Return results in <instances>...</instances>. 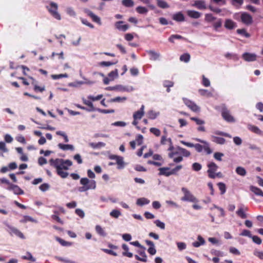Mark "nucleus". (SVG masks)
I'll return each mask as SVG.
<instances>
[{"instance_id":"obj_1","label":"nucleus","mask_w":263,"mask_h":263,"mask_svg":"<svg viewBox=\"0 0 263 263\" xmlns=\"http://www.w3.org/2000/svg\"><path fill=\"white\" fill-rule=\"evenodd\" d=\"M50 165L55 168L57 174L62 178H66L68 176V173L64 172L63 170H68L69 167L72 166V162L68 159H63L62 158L51 159L49 161Z\"/></svg>"},{"instance_id":"obj_2","label":"nucleus","mask_w":263,"mask_h":263,"mask_svg":"<svg viewBox=\"0 0 263 263\" xmlns=\"http://www.w3.org/2000/svg\"><path fill=\"white\" fill-rule=\"evenodd\" d=\"M80 183L82 185L78 188V191L80 192H85L89 190L96 189L97 183L95 180H89L86 177H84L81 179Z\"/></svg>"},{"instance_id":"obj_3","label":"nucleus","mask_w":263,"mask_h":263,"mask_svg":"<svg viewBox=\"0 0 263 263\" xmlns=\"http://www.w3.org/2000/svg\"><path fill=\"white\" fill-rule=\"evenodd\" d=\"M182 168V165H178L175 168L171 169L169 167H160L158 175L169 177L171 175H177V172Z\"/></svg>"},{"instance_id":"obj_4","label":"nucleus","mask_w":263,"mask_h":263,"mask_svg":"<svg viewBox=\"0 0 263 263\" xmlns=\"http://www.w3.org/2000/svg\"><path fill=\"white\" fill-rule=\"evenodd\" d=\"M46 8L54 18L58 20L61 19V15L58 12V5L57 3L49 2V5L46 6Z\"/></svg>"},{"instance_id":"obj_5","label":"nucleus","mask_w":263,"mask_h":263,"mask_svg":"<svg viewBox=\"0 0 263 263\" xmlns=\"http://www.w3.org/2000/svg\"><path fill=\"white\" fill-rule=\"evenodd\" d=\"M221 116L223 119L228 122L233 123L235 121L234 118L231 115L225 104H222L220 106Z\"/></svg>"},{"instance_id":"obj_6","label":"nucleus","mask_w":263,"mask_h":263,"mask_svg":"<svg viewBox=\"0 0 263 263\" xmlns=\"http://www.w3.org/2000/svg\"><path fill=\"white\" fill-rule=\"evenodd\" d=\"M181 191L184 194V196L181 198L182 201L194 203L198 202V199L196 198L187 188L184 187H182Z\"/></svg>"},{"instance_id":"obj_7","label":"nucleus","mask_w":263,"mask_h":263,"mask_svg":"<svg viewBox=\"0 0 263 263\" xmlns=\"http://www.w3.org/2000/svg\"><path fill=\"white\" fill-rule=\"evenodd\" d=\"M208 170L207 172L208 173L209 177L212 179H214L216 178V173L215 172L217 170L218 166L217 165L213 162H211L209 163L207 165Z\"/></svg>"},{"instance_id":"obj_8","label":"nucleus","mask_w":263,"mask_h":263,"mask_svg":"<svg viewBox=\"0 0 263 263\" xmlns=\"http://www.w3.org/2000/svg\"><path fill=\"white\" fill-rule=\"evenodd\" d=\"M109 159L110 160H116V163L118 165V169L121 170L125 167V163L123 157L116 155H110L109 156Z\"/></svg>"},{"instance_id":"obj_9","label":"nucleus","mask_w":263,"mask_h":263,"mask_svg":"<svg viewBox=\"0 0 263 263\" xmlns=\"http://www.w3.org/2000/svg\"><path fill=\"white\" fill-rule=\"evenodd\" d=\"M6 226L8 228L7 231L10 233V235H12L13 234H14L21 238H25L23 234L21 231H20L17 229L8 224H6Z\"/></svg>"},{"instance_id":"obj_10","label":"nucleus","mask_w":263,"mask_h":263,"mask_svg":"<svg viewBox=\"0 0 263 263\" xmlns=\"http://www.w3.org/2000/svg\"><path fill=\"white\" fill-rule=\"evenodd\" d=\"M184 103L192 111L197 112L200 110V108L192 101L183 98Z\"/></svg>"},{"instance_id":"obj_11","label":"nucleus","mask_w":263,"mask_h":263,"mask_svg":"<svg viewBox=\"0 0 263 263\" xmlns=\"http://www.w3.org/2000/svg\"><path fill=\"white\" fill-rule=\"evenodd\" d=\"M7 190L13 191V193L17 195H23L24 194V191L18 185L12 183L7 187Z\"/></svg>"},{"instance_id":"obj_12","label":"nucleus","mask_w":263,"mask_h":263,"mask_svg":"<svg viewBox=\"0 0 263 263\" xmlns=\"http://www.w3.org/2000/svg\"><path fill=\"white\" fill-rule=\"evenodd\" d=\"M84 12L86 14H87V15L88 16H89L90 17H91L92 20L94 22L100 25H101L102 23H101L100 18L99 16H98L97 15H96V14H95L92 11H91L90 10H89L88 9H85L84 10Z\"/></svg>"},{"instance_id":"obj_13","label":"nucleus","mask_w":263,"mask_h":263,"mask_svg":"<svg viewBox=\"0 0 263 263\" xmlns=\"http://www.w3.org/2000/svg\"><path fill=\"white\" fill-rule=\"evenodd\" d=\"M241 20L243 24L247 25H249L253 22L252 17L247 12H243L241 14Z\"/></svg>"},{"instance_id":"obj_14","label":"nucleus","mask_w":263,"mask_h":263,"mask_svg":"<svg viewBox=\"0 0 263 263\" xmlns=\"http://www.w3.org/2000/svg\"><path fill=\"white\" fill-rule=\"evenodd\" d=\"M242 58L247 62H253L256 60L257 55L254 53L245 52Z\"/></svg>"},{"instance_id":"obj_15","label":"nucleus","mask_w":263,"mask_h":263,"mask_svg":"<svg viewBox=\"0 0 263 263\" xmlns=\"http://www.w3.org/2000/svg\"><path fill=\"white\" fill-rule=\"evenodd\" d=\"M224 26L227 29L232 30L236 28L237 25L236 22L228 18L225 20Z\"/></svg>"},{"instance_id":"obj_16","label":"nucleus","mask_w":263,"mask_h":263,"mask_svg":"<svg viewBox=\"0 0 263 263\" xmlns=\"http://www.w3.org/2000/svg\"><path fill=\"white\" fill-rule=\"evenodd\" d=\"M123 22L122 21H118L115 24V26L116 29H117L119 31H121L123 32L126 31L128 29L129 26L128 24H123Z\"/></svg>"},{"instance_id":"obj_17","label":"nucleus","mask_w":263,"mask_h":263,"mask_svg":"<svg viewBox=\"0 0 263 263\" xmlns=\"http://www.w3.org/2000/svg\"><path fill=\"white\" fill-rule=\"evenodd\" d=\"M192 6L199 10H205L206 9L205 2L204 0L195 1Z\"/></svg>"},{"instance_id":"obj_18","label":"nucleus","mask_w":263,"mask_h":263,"mask_svg":"<svg viewBox=\"0 0 263 263\" xmlns=\"http://www.w3.org/2000/svg\"><path fill=\"white\" fill-rule=\"evenodd\" d=\"M145 249H142V250L138 251L139 254L141 256L140 257L138 255H135V258L139 261H141L143 262H146L147 261V255L145 252Z\"/></svg>"},{"instance_id":"obj_19","label":"nucleus","mask_w":263,"mask_h":263,"mask_svg":"<svg viewBox=\"0 0 263 263\" xmlns=\"http://www.w3.org/2000/svg\"><path fill=\"white\" fill-rule=\"evenodd\" d=\"M145 243L149 247L147 250L148 252L152 255H154L156 253V250L155 249L154 243L149 240H145Z\"/></svg>"},{"instance_id":"obj_20","label":"nucleus","mask_w":263,"mask_h":263,"mask_svg":"<svg viewBox=\"0 0 263 263\" xmlns=\"http://www.w3.org/2000/svg\"><path fill=\"white\" fill-rule=\"evenodd\" d=\"M195 140L196 141H198L204 144L203 149L206 152L207 154H210L212 153V151L210 147V144L207 141L203 140H201L199 138H196L195 139Z\"/></svg>"},{"instance_id":"obj_21","label":"nucleus","mask_w":263,"mask_h":263,"mask_svg":"<svg viewBox=\"0 0 263 263\" xmlns=\"http://www.w3.org/2000/svg\"><path fill=\"white\" fill-rule=\"evenodd\" d=\"M134 90L133 86L117 85V91L121 92H131Z\"/></svg>"},{"instance_id":"obj_22","label":"nucleus","mask_w":263,"mask_h":263,"mask_svg":"<svg viewBox=\"0 0 263 263\" xmlns=\"http://www.w3.org/2000/svg\"><path fill=\"white\" fill-rule=\"evenodd\" d=\"M144 105H142L140 110L136 111L133 115V118L135 120L141 119L144 114Z\"/></svg>"},{"instance_id":"obj_23","label":"nucleus","mask_w":263,"mask_h":263,"mask_svg":"<svg viewBox=\"0 0 263 263\" xmlns=\"http://www.w3.org/2000/svg\"><path fill=\"white\" fill-rule=\"evenodd\" d=\"M146 52L149 55V59L152 61L158 60L160 57V54L159 52H155L154 50H147Z\"/></svg>"},{"instance_id":"obj_24","label":"nucleus","mask_w":263,"mask_h":263,"mask_svg":"<svg viewBox=\"0 0 263 263\" xmlns=\"http://www.w3.org/2000/svg\"><path fill=\"white\" fill-rule=\"evenodd\" d=\"M247 127L248 129L252 132L260 136L263 135V132L260 130L257 126L252 124H248Z\"/></svg>"},{"instance_id":"obj_25","label":"nucleus","mask_w":263,"mask_h":263,"mask_svg":"<svg viewBox=\"0 0 263 263\" xmlns=\"http://www.w3.org/2000/svg\"><path fill=\"white\" fill-rule=\"evenodd\" d=\"M172 18L176 22H181L185 21V17L181 11L174 13L173 15Z\"/></svg>"},{"instance_id":"obj_26","label":"nucleus","mask_w":263,"mask_h":263,"mask_svg":"<svg viewBox=\"0 0 263 263\" xmlns=\"http://www.w3.org/2000/svg\"><path fill=\"white\" fill-rule=\"evenodd\" d=\"M186 13L190 17L195 19L199 18L202 15L201 13L198 11L191 10H187Z\"/></svg>"},{"instance_id":"obj_27","label":"nucleus","mask_w":263,"mask_h":263,"mask_svg":"<svg viewBox=\"0 0 263 263\" xmlns=\"http://www.w3.org/2000/svg\"><path fill=\"white\" fill-rule=\"evenodd\" d=\"M197 239L198 241H195L192 243V245L193 247L195 248H198L201 245H203L205 244V241L204 238L200 235H198L197 237Z\"/></svg>"},{"instance_id":"obj_28","label":"nucleus","mask_w":263,"mask_h":263,"mask_svg":"<svg viewBox=\"0 0 263 263\" xmlns=\"http://www.w3.org/2000/svg\"><path fill=\"white\" fill-rule=\"evenodd\" d=\"M82 100H83V103L89 107V108H87V111H92L96 110V108H95L94 107L92 103L90 101L87 100L84 98H83Z\"/></svg>"},{"instance_id":"obj_29","label":"nucleus","mask_w":263,"mask_h":263,"mask_svg":"<svg viewBox=\"0 0 263 263\" xmlns=\"http://www.w3.org/2000/svg\"><path fill=\"white\" fill-rule=\"evenodd\" d=\"M250 191L253 192L255 195L263 197V192L259 188L253 185H251L250 186Z\"/></svg>"},{"instance_id":"obj_30","label":"nucleus","mask_w":263,"mask_h":263,"mask_svg":"<svg viewBox=\"0 0 263 263\" xmlns=\"http://www.w3.org/2000/svg\"><path fill=\"white\" fill-rule=\"evenodd\" d=\"M149 203L150 200L144 197L138 198L136 201V204L139 206H143L148 204Z\"/></svg>"},{"instance_id":"obj_31","label":"nucleus","mask_w":263,"mask_h":263,"mask_svg":"<svg viewBox=\"0 0 263 263\" xmlns=\"http://www.w3.org/2000/svg\"><path fill=\"white\" fill-rule=\"evenodd\" d=\"M122 249L124 250V252L122 253V255L124 256H127L128 257L131 258L133 256V254L131 252H128V247L126 244H123L122 245Z\"/></svg>"},{"instance_id":"obj_32","label":"nucleus","mask_w":263,"mask_h":263,"mask_svg":"<svg viewBox=\"0 0 263 263\" xmlns=\"http://www.w3.org/2000/svg\"><path fill=\"white\" fill-rule=\"evenodd\" d=\"M243 207V205L239 207L238 210L236 211V214L241 218L245 219L247 217V215L245 213Z\"/></svg>"},{"instance_id":"obj_33","label":"nucleus","mask_w":263,"mask_h":263,"mask_svg":"<svg viewBox=\"0 0 263 263\" xmlns=\"http://www.w3.org/2000/svg\"><path fill=\"white\" fill-rule=\"evenodd\" d=\"M58 146L60 149L63 151L74 150V146L71 144H64L62 143H59L58 144Z\"/></svg>"},{"instance_id":"obj_34","label":"nucleus","mask_w":263,"mask_h":263,"mask_svg":"<svg viewBox=\"0 0 263 263\" xmlns=\"http://www.w3.org/2000/svg\"><path fill=\"white\" fill-rule=\"evenodd\" d=\"M212 141L219 144H223L226 142V140L223 138L214 136H212Z\"/></svg>"},{"instance_id":"obj_35","label":"nucleus","mask_w":263,"mask_h":263,"mask_svg":"<svg viewBox=\"0 0 263 263\" xmlns=\"http://www.w3.org/2000/svg\"><path fill=\"white\" fill-rule=\"evenodd\" d=\"M89 145L93 149L100 148L105 146V143L102 142L98 143L91 142L89 143Z\"/></svg>"},{"instance_id":"obj_36","label":"nucleus","mask_w":263,"mask_h":263,"mask_svg":"<svg viewBox=\"0 0 263 263\" xmlns=\"http://www.w3.org/2000/svg\"><path fill=\"white\" fill-rule=\"evenodd\" d=\"M177 149L179 151L180 154L182 155L184 157H187L191 155V153L189 151L181 147L177 146Z\"/></svg>"},{"instance_id":"obj_37","label":"nucleus","mask_w":263,"mask_h":263,"mask_svg":"<svg viewBox=\"0 0 263 263\" xmlns=\"http://www.w3.org/2000/svg\"><path fill=\"white\" fill-rule=\"evenodd\" d=\"M127 100V98L125 97H117L111 99L109 102L112 103V102H118V103H121Z\"/></svg>"},{"instance_id":"obj_38","label":"nucleus","mask_w":263,"mask_h":263,"mask_svg":"<svg viewBox=\"0 0 263 263\" xmlns=\"http://www.w3.org/2000/svg\"><path fill=\"white\" fill-rule=\"evenodd\" d=\"M30 78L33 80V82H32V84L34 85V90L35 91L42 92L45 90L44 86L40 87V86H37L35 83V80L32 77H30Z\"/></svg>"},{"instance_id":"obj_39","label":"nucleus","mask_w":263,"mask_h":263,"mask_svg":"<svg viewBox=\"0 0 263 263\" xmlns=\"http://www.w3.org/2000/svg\"><path fill=\"white\" fill-rule=\"evenodd\" d=\"M236 173L241 176H245L247 174V172L245 168L241 166H238L236 168Z\"/></svg>"},{"instance_id":"obj_40","label":"nucleus","mask_w":263,"mask_h":263,"mask_svg":"<svg viewBox=\"0 0 263 263\" xmlns=\"http://www.w3.org/2000/svg\"><path fill=\"white\" fill-rule=\"evenodd\" d=\"M157 4L159 7L162 9H166L170 7L169 5L163 0H156Z\"/></svg>"},{"instance_id":"obj_41","label":"nucleus","mask_w":263,"mask_h":263,"mask_svg":"<svg viewBox=\"0 0 263 263\" xmlns=\"http://www.w3.org/2000/svg\"><path fill=\"white\" fill-rule=\"evenodd\" d=\"M96 232L100 236H106V233H105L104 229L100 226L97 225L95 227Z\"/></svg>"},{"instance_id":"obj_42","label":"nucleus","mask_w":263,"mask_h":263,"mask_svg":"<svg viewBox=\"0 0 263 263\" xmlns=\"http://www.w3.org/2000/svg\"><path fill=\"white\" fill-rule=\"evenodd\" d=\"M148 118L152 120L155 119L159 115V112H155L153 110H150L147 112Z\"/></svg>"},{"instance_id":"obj_43","label":"nucleus","mask_w":263,"mask_h":263,"mask_svg":"<svg viewBox=\"0 0 263 263\" xmlns=\"http://www.w3.org/2000/svg\"><path fill=\"white\" fill-rule=\"evenodd\" d=\"M108 77L110 79L111 81H113L115 78L118 77V70L117 69H116L110 72L108 74Z\"/></svg>"},{"instance_id":"obj_44","label":"nucleus","mask_w":263,"mask_h":263,"mask_svg":"<svg viewBox=\"0 0 263 263\" xmlns=\"http://www.w3.org/2000/svg\"><path fill=\"white\" fill-rule=\"evenodd\" d=\"M109 215L113 218H118L121 215V213L119 210L115 209L110 212Z\"/></svg>"},{"instance_id":"obj_45","label":"nucleus","mask_w":263,"mask_h":263,"mask_svg":"<svg viewBox=\"0 0 263 263\" xmlns=\"http://www.w3.org/2000/svg\"><path fill=\"white\" fill-rule=\"evenodd\" d=\"M190 60V55L189 53H184L180 57V60L185 63H187Z\"/></svg>"},{"instance_id":"obj_46","label":"nucleus","mask_w":263,"mask_h":263,"mask_svg":"<svg viewBox=\"0 0 263 263\" xmlns=\"http://www.w3.org/2000/svg\"><path fill=\"white\" fill-rule=\"evenodd\" d=\"M217 186L221 195L224 194L226 192V184L223 182H219L217 183Z\"/></svg>"},{"instance_id":"obj_47","label":"nucleus","mask_w":263,"mask_h":263,"mask_svg":"<svg viewBox=\"0 0 263 263\" xmlns=\"http://www.w3.org/2000/svg\"><path fill=\"white\" fill-rule=\"evenodd\" d=\"M222 21L221 18H218L213 24V27L214 29L217 31L218 28H220L222 26Z\"/></svg>"},{"instance_id":"obj_48","label":"nucleus","mask_w":263,"mask_h":263,"mask_svg":"<svg viewBox=\"0 0 263 263\" xmlns=\"http://www.w3.org/2000/svg\"><path fill=\"white\" fill-rule=\"evenodd\" d=\"M122 4L126 7H132L134 5V3L132 0H122Z\"/></svg>"},{"instance_id":"obj_49","label":"nucleus","mask_w":263,"mask_h":263,"mask_svg":"<svg viewBox=\"0 0 263 263\" xmlns=\"http://www.w3.org/2000/svg\"><path fill=\"white\" fill-rule=\"evenodd\" d=\"M117 61L115 62H112L109 61H102L99 63L100 66L102 67H108L116 64Z\"/></svg>"},{"instance_id":"obj_50","label":"nucleus","mask_w":263,"mask_h":263,"mask_svg":"<svg viewBox=\"0 0 263 263\" xmlns=\"http://www.w3.org/2000/svg\"><path fill=\"white\" fill-rule=\"evenodd\" d=\"M136 11L140 14H146L148 10L144 7L138 6L136 8Z\"/></svg>"},{"instance_id":"obj_51","label":"nucleus","mask_w":263,"mask_h":263,"mask_svg":"<svg viewBox=\"0 0 263 263\" xmlns=\"http://www.w3.org/2000/svg\"><path fill=\"white\" fill-rule=\"evenodd\" d=\"M199 93L202 96L211 97L212 94L206 89H201L199 90Z\"/></svg>"},{"instance_id":"obj_52","label":"nucleus","mask_w":263,"mask_h":263,"mask_svg":"<svg viewBox=\"0 0 263 263\" xmlns=\"http://www.w3.org/2000/svg\"><path fill=\"white\" fill-rule=\"evenodd\" d=\"M22 222H26L27 221H31L33 222H36V220L29 216H24L23 219L21 221Z\"/></svg>"},{"instance_id":"obj_53","label":"nucleus","mask_w":263,"mask_h":263,"mask_svg":"<svg viewBox=\"0 0 263 263\" xmlns=\"http://www.w3.org/2000/svg\"><path fill=\"white\" fill-rule=\"evenodd\" d=\"M154 222L157 227L160 228L161 229H165V225L163 222L161 221L160 220H156Z\"/></svg>"},{"instance_id":"obj_54","label":"nucleus","mask_w":263,"mask_h":263,"mask_svg":"<svg viewBox=\"0 0 263 263\" xmlns=\"http://www.w3.org/2000/svg\"><path fill=\"white\" fill-rule=\"evenodd\" d=\"M68 77V75L67 73L59 74H52L51 76V77L53 80H57V79H61L63 78H67Z\"/></svg>"},{"instance_id":"obj_55","label":"nucleus","mask_w":263,"mask_h":263,"mask_svg":"<svg viewBox=\"0 0 263 263\" xmlns=\"http://www.w3.org/2000/svg\"><path fill=\"white\" fill-rule=\"evenodd\" d=\"M66 12L70 16L75 17L76 16V13L71 7H67L66 9Z\"/></svg>"},{"instance_id":"obj_56","label":"nucleus","mask_w":263,"mask_h":263,"mask_svg":"<svg viewBox=\"0 0 263 263\" xmlns=\"http://www.w3.org/2000/svg\"><path fill=\"white\" fill-rule=\"evenodd\" d=\"M56 240L63 246H69L71 245L70 242L65 241L61 238L57 237Z\"/></svg>"},{"instance_id":"obj_57","label":"nucleus","mask_w":263,"mask_h":263,"mask_svg":"<svg viewBox=\"0 0 263 263\" xmlns=\"http://www.w3.org/2000/svg\"><path fill=\"white\" fill-rule=\"evenodd\" d=\"M183 39V37L180 35L173 34L170 36V37L168 39V41L170 42L174 43L175 39Z\"/></svg>"},{"instance_id":"obj_58","label":"nucleus","mask_w":263,"mask_h":263,"mask_svg":"<svg viewBox=\"0 0 263 263\" xmlns=\"http://www.w3.org/2000/svg\"><path fill=\"white\" fill-rule=\"evenodd\" d=\"M225 57L228 59H233L234 60H238V57L236 54L231 53H227L225 54Z\"/></svg>"},{"instance_id":"obj_59","label":"nucleus","mask_w":263,"mask_h":263,"mask_svg":"<svg viewBox=\"0 0 263 263\" xmlns=\"http://www.w3.org/2000/svg\"><path fill=\"white\" fill-rule=\"evenodd\" d=\"M202 168V165L197 162H195L192 164V169L196 172L199 171Z\"/></svg>"},{"instance_id":"obj_60","label":"nucleus","mask_w":263,"mask_h":263,"mask_svg":"<svg viewBox=\"0 0 263 263\" xmlns=\"http://www.w3.org/2000/svg\"><path fill=\"white\" fill-rule=\"evenodd\" d=\"M237 33L245 36L246 37H249L250 36V34L247 33L245 29H237Z\"/></svg>"},{"instance_id":"obj_61","label":"nucleus","mask_w":263,"mask_h":263,"mask_svg":"<svg viewBox=\"0 0 263 263\" xmlns=\"http://www.w3.org/2000/svg\"><path fill=\"white\" fill-rule=\"evenodd\" d=\"M49 188L50 185L48 183H44L39 186L40 190L42 192H46V191L48 190Z\"/></svg>"},{"instance_id":"obj_62","label":"nucleus","mask_w":263,"mask_h":263,"mask_svg":"<svg viewBox=\"0 0 263 263\" xmlns=\"http://www.w3.org/2000/svg\"><path fill=\"white\" fill-rule=\"evenodd\" d=\"M149 131L157 137H159L161 134L160 130L157 128L152 127L150 128Z\"/></svg>"},{"instance_id":"obj_63","label":"nucleus","mask_w":263,"mask_h":263,"mask_svg":"<svg viewBox=\"0 0 263 263\" xmlns=\"http://www.w3.org/2000/svg\"><path fill=\"white\" fill-rule=\"evenodd\" d=\"M216 20V18L212 15V14H206L205 15V20L206 22H211Z\"/></svg>"},{"instance_id":"obj_64","label":"nucleus","mask_w":263,"mask_h":263,"mask_svg":"<svg viewBox=\"0 0 263 263\" xmlns=\"http://www.w3.org/2000/svg\"><path fill=\"white\" fill-rule=\"evenodd\" d=\"M176 244H177L178 249L179 251H182L183 250H185L186 248V245L185 243H184V242H177Z\"/></svg>"}]
</instances>
